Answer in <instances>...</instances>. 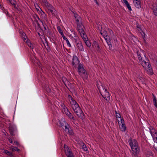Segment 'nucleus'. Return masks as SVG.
Here are the masks:
<instances>
[{"instance_id": "48", "label": "nucleus", "mask_w": 157, "mask_h": 157, "mask_svg": "<svg viewBox=\"0 0 157 157\" xmlns=\"http://www.w3.org/2000/svg\"><path fill=\"white\" fill-rule=\"evenodd\" d=\"M66 43H67V46L68 47H71V45L68 40H67L66 41Z\"/></svg>"}, {"instance_id": "35", "label": "nucleus", "mask_w": 157, "mask_h": 157, "mask_svg": "<svg viewBox=\"0 0 157 157\" xmlns=\"http://www.w3.org/2000/svg\"><path fill=\"white\" fill-rule=\"evenodd\" d=\"M33 18L34 19V21L36 23V24H37V26L39 28H40V29H41V30H42V29L41 28V27H40V26L39 24V22H38V20H37V18H35L33 16Z\"/></svg>"}, {"instance_id": "62", "label": "nucleus", "mask_w": 157, "mask_h": 157, "mask_svg": "<svg viewBox=\"0 0 157 157\" xmlns=\"http://www.w3.org/2000/svg\"><path fill=\"white\" fill-rule=\"evenodd\" d=\"M67 38L66 36H65V37H64L63 38V39L64 40H65V39H66Z\"/></svg>"}, {"instance_id": "52", "label": "nucleus", "mask_w": 157, "mask_h": 157, "mask_svg": "<svg viewBox=\"0 0 157 157\" xmlns=\"http://www.w3.org/2000/svg\"><path fill=\"white\" fill-rule=\"evenodd\" d=\"M153 103L157 102V100L156 99V98H153Z\"/></svg>"}, {"instance_id": "21", "label": "nucleus", "mask_w": 157, "mask_h": 157, "mask_svg": "<svg viewBox=\"0 0 157 157\" xmlns=\"http://www.w3.org/2000/svg\"><path fill=\"white\" fill-rule=\"evenodd\" d=\"M105 40H106L108 45H109V49H110L112 48V45L111 44V40L110 39V37H109L105 38Z\"/></svg>"}, {"instance_id": "2", "label": "nucleus", "mask_w": 157, "mask_h": 157, "mask_svg": "<svg viewBox=\"0 0 157 157\" xmlns=\"http://www.w3.org/2000/svg\"><path fill=\"white\" fill-rule=\"evenodd\" d=\"M73 13L74 16L76 21L78 31L79 32L84 30V26L82 25L81 22L82 20L81 18L76 13L74 12Z\"/></svg>"}, {"instance_id": "30", "label": "nucleus", "mask_w": 157, "mask_h": 157, "mask_svg": "<svg viewBox=\"0 0 157 157\" xmlns=\"http://www.w3.org/2000/svg\"><path fill=\"white\" fill-rule=\"evenodd\" d=\"M4 153L6 154L7 155L13 157V156L12 153L11 152L7 150H5Z\"/></svg>"}, {"instance_id": "50", "label": "nucleus", "mask_w": 157, "mask_h": 157, "mask_svg": "<svg viewBox=\"0 0 157 157\" xmlns=\"http://www.w3.org/2000/svg\"><path fill=\"white\" fill-rule=\"evenodd\" d=\"M14 143L17 146H19V143L16 141H14Z\"/></svg>"}, {"instance_id": "8", "label": "nucleus", "mask_w": 157, "mask_h": 157, "mask_svg": "<svg viewBox=\"0 0 157 157\" xmlns=\"http://www.w3.org/2000/svg\"><path fill=\"white\" fill-rule=\"evenodd\" d=\"M102 97L107 101H109L110 100V96L109 92L107 90L105 92H103L101 94Z\"/></svg>"}, {"instance_id": "29", "label": "nucleus", "mask_w": 157, "mask_h": 157, "mask_svg": "<svg viewBox=\"0 0 157 157\" xmlns=\"http://www.w3.org/2000/svg\"><path fill=\"white\" fill-rule=\"evenodd\" d=\"M28 45L30 48L31 49H33V44L30 42L29 40L27 39L25 42Z\"/></svg>"}, {"instance_id": "56", "label": "nucleus", "mask_w": 157, "mask_h": 157, "mask_svg": "<svg viewBox=\"0 0 157 157\" xmlns=\"http://www.w3.org/2000/svg\"><path fill=\"white\" fill-rule=\"evenodd\" d=\"M37 64H38V66L39 67H40V62L39 61H38V63L37 62Z\"/></svg>"}, {"instance_id": "10", "label": "nucleus", "mask_w": 157, "mask_h": 157, "mask_svg": "<svg viewBox=\"0 0 157 157\" xmlns=\"http://www.w3.org/2000/svg\"><path fill=\"white\" fill-rule=\"evenodd\" d=\"M74 34L75 36L74 37L72 36L71 37V40L74 43H75V45H76L77 44L80 43L81 41L75 32H74Z\"/></svg>"}, {"instance_id": "16", "label": "nucleus", "mask_w": 157, "mask_h": 157, "mask_svg": "<svg viewBox=\"0 0 157 157\" xmlns=\"http://www.w3.org/2000/svg\"><path fill=\"white\" fill-rule=\"evenodd\" d=\"M150 132L153 137V139L157 137V133L156 132L154 128L150 129Z\"/></svg>"}, {"instance_id": "28", "label": "nucleus", "mask_w": 157, "mask_h": 157, "mask_svg": "<svg viewBox=\"0 0 157 157\" xmlns=\"http://www.w3.org/2000/svg\"><path fill=\"white\" fill-rule=\"evenodd\" d=\"M153 10L154 14L157 16V5H154L153 7Z\"/></svg>"}, {"instance_id": "18", "label": "nucleus", "mask_w": 157, "mask_h": 157, "mask_svg": "<svg viewBox=\"0 0 157 157\" xmlns=\"http://www.w3.org/2000/svg\"><path fill=\"white\" fill-rule=\"evenodd\" d=\"M98 88L99 90L100 93L101 94L103 92H105L107 90L105 87L102 85L98 86Z\"/></svg>"}, {"instance_id": "24", "label": "nucleus", "mask_w": 157, "mask_h": 157, "mask_svg": "<svg viewBox=\"0 0 157 157\" xmlns=\"http://www.w3.org/2000/svg\"><path fill=\"white\" fill-rule=\"evenodd\" d=\"M45 33L46 36L48 37H50L52 36V33L50 29L48 28L44 31Z\"/></svg>"}, {"instance_id": "59", "label": "nucleus", "mask_w": 157, "mask_h": 157, "mask_svg": "<svg viewBox=\"0 0 157 157\" xmlns=\"http://www.w3.org/2000/svg\"><path fill=\"white\" fill-rule=\"evenodd\" d=\"M117 122H118V124H119V125L120 126V123H119L120 122V121H119V120H118V119H117Z\"/></svg>"}, {"instance_id": "4", "label": "nucleus", "mask_w": 157, "mask_h": 157, "mask_svg": "<svg viewBox=\"0 0 157 157\" xmlns=\"http://www.w3.org/2000/svg\"><path fill=\"white\" fill-rule=\"evenodd\" d=\"M72 108L77 115L81 119H83L84 114L79 105H77L75 107Z\"/></svg>"}, {"instance_id": "22", "label": "nucleus", "mask_w": 157, "mask_h": 157, "mask_svg": "<svg viewBox=\"0 0 157 157\" xmlns=\"http://www.w3.org/2000/svg\"><path fill=\"white\" fill-rule=\"evenodd\" d=\"M62 81L64 83V85L67 87V85L69 86V84H70V82H68V81L67 79L66 78H65V77H62Z\"/></svg>"}, {"instance_id": "54", "label": "nucleus", "mask_w": 157, "mask_h": 157, "mask_svg": "<svg viewBox=\"0 0 157 157\" xmlns=\"http://www.w3.org/2000/svg\"><path fill=\"white\" fill-rule=\"evenodd\" d=\"M155 106L157 108V102L153 103Z\"/></svg>"}, {"instance_id": "33", "label": "nucleus", "mask_w": 157, "mask_h": 157, "mask_svg": "<svg viewBox=\"0 0 157 157\" xmlns=\"http://www.w3.org/2000/svg\"><path fill=\"white\" fill-rule=\"evenodd\" d=\"M147 59L146 57L144 56L142 58H141L140 60H139L140 63L141 64V63H143L145 60H146V59Z\"/></svg>"}, {"instance_id": "17", "label": "nucleus", "mask_w": 157, "mask_h": 157, "mask_svg": "<svg viewBox=\"0 0 157 157\" xmlns=\"http://www.w3.org/2000/svg\"><path fill=\"white\" fill-rule=\"evenodd\" d=\"M133 1L135 6L136 8L139 9L141 7L140 0H133Z\"/></svg>"}, {"instance_id": "36", "label": "nucleus", "mask_w": 157, "mask_h": 157, "mask_svg": "<svg viewBox=\"0 0 157 157\" xmlns=\"http://www.w3.org/2000/svg\"><path fill=\"white\" fill-rule=\"evenodd\" d=\"M82 149L85 151H87L88 150L87 148L84 143H83L82 144Z\"/></svg>"}, {"instance_id": "31", "label": "nucleus", "mask_w": 157, "mask_h": 157, "mask_svg": "<svg viewBox=\"0 0 157 157\" xmlns=\"http://www.w3.org/2000/svg\"><path fill=\"white\" fill-rule=\"evenodd\" d=\"M41 15L42 18L44 19H46V15L45 13L43 12L41 10Z\"/></svg>"}, {"instance_id": "14", "label": "nucleus", "mask_w": 157, "mask_h": 157, "mask_svg": "<svg viewBox=\"0 0 157 157\" xmlns=\"http://www.w3.org/2000/svg\"><path fill=\"white\" fill-rule=\"evenodd\" d=\"M141 64L144 68L146 69L147 67V66L150 64V63L149 60L147 59L146 60H145L143 63H141Z\"/></svg>"}, {"instance_id": "27", "label": "nucleus", "mask_w": 157, "mask_h": 157, "mask_svg": "<svg viewBox=\"0 0 157 157\" xmlns=\"http://www.w3.org/2000/svg\"><path fill=\"white\" fill-rule=\"evenodd\" d=\"M43 88L47 92L49 93L51 92V90L49 88L48 86L46 84H45L43 87Z\"/></svg>"}, {"instance_id": "47", "label": "nucleus", "mask_w": 157, "mask_h": 157, "mask_svg": "<svg viewBox=\"0 0 157 157\" xmlns=\"http://www.w3.org/2000/svg\"><path fill=\"white\" fill-rule=\"evenodd\" d=\"M8 140L9 141V142L10 143H13V140H12L13 139H14V137H13L12 138H8Z\"/></svg>"}, {"instance_id": "26", "label": "nucleus", "mask_w": 157, "mask_h": 157, "mask_svg": "<svg viewBox=\"0 0 157 157\" xmlns=\"http://www.w3.org/2000/svg\"><path fill=\"white\" fill-rule=\"evenodd\" d=\"M100 33L103 36L105 39V38L109 37L108 36L107 32L106 31H103V32L101 31V32Z\"/></svg>"}, {"instance_id": "5", "label": "nucleus", "mask_w": 157, "mask_h": 157, "mask_svg": "<svg viewBox=\"0 0 157 157\" xmlns=\"http://www.w3.org/2000/svg\"><path fill=\"white\" fill-rule=\"evenodd\" d=\"M79 32L80 33L81 36L83 39L85 43L86 44V45L87 47H90L91 46V44L90 41L88 40V38L84 31V30H83Z\"/></svg>"}, {"instance_id": "39", "label": "nucleus", "mask_w": 157, "mask_h": 157, "mask_svg": "<svg viewBox=\"0 0 157 157\" xmlns=\"http://www.w3.org/2000/svg\"><path fill=\"white\" fill-rule=\"evenodd\" d=\"M57 29L59 32L60 34H63V32L61 29L60 27L59 26H58L57 27Z\"/></svg>"}, {"instance_id": "41", "label": "nucleus", "mask_w": 157, "mask_h": 157, "mask_svg": "<svg viewBox=\"0 0 157 157\" xmlns=\"http://www.w3.org/2000/svg\"><path fill=\"white\" fill-rule=\"evenodd\" d=\"M8 0L9 1V2H10V3L12 5H15V4L16 3V2L14 0Z\"/></svg>"}, {"instance_id": "3", "label": "nucleus", "mask_w": 157, "mask_h": 157, "mask_svg": "<svg viewBox=\"0 0 157 157\" xmlns=\"http://www.w3.org/2000/svg\"><path fill=\"white\" fill-rule=\"evenodd\" d=\"M78 71L79 75L83 78L86 79L88 77L87 74L86 70L83 67V65L80 63L78 67Z\"/></svg>"}, {"instance_id": "44", "label": "nucleus", "mask_w": 157, "mask_h": 157, "mask_svg": "<svg viewBox=\"0 0 157 157\" xmlns=\"http://www.w3.org/2000/svg\"><path fill=\"white\" fill-rule=\"evenodd\" d=\"M126 5L127 8H128V9L129 10H130V11L132 10L131 8V6H130L129 3L128 4H127V5Z\"/></svg>"}, {"instance_id": "43", "label": "nucleus", "mask_w": 157, "mask_h": 157, "mask_svg": "<svg viewBox=\"0 0 157 157\" xmlns=\"http://www.w3.org/2000/svg\"><path fill=\"white\" fill-rule=\"evenodd\" d=\"M137 29L139 31H141V28L140 26H139L138 23H136Z\"/></svg>"}, {"instance_id": "20", "label": "nucleus", "mask_w": 157, "mask_h": 157, "mask_svg": "<svg viewBox=\"0 0 157 157\" xmlns=\"http://www.w3.org/2000/svg\"><path fill=\"white\" fill-rule=\"evenodd\" d=\"M60 125L62 128L63 129L65 127H67V125L68 124L66 122L63 120H61L60 121Z\"/></svg>"}, {"instance_id": "32", "label": "nucleus", "mask_w": 157, "mask_h": 157, "mask_svg": "<svg viewBox=\"0 0 157 157\" xmlns=\"http://www.w3.org/2000/svg\"><path fill=\"white\" fill-rule=\"evenodd\" d=\"M136 53L137 54V57H138L139 60H140V59H141V58H142V57H143V56H141V53L139 51H136Z\"/></svg>"}, {"instance_id": "34", "label": "nucleus", "mask_w": 157, "mask_h": 157, "mask_svg": "<svg viewBox=\"0 0 157 157\" xmlns=\"http://www.w3.org/2000/svg\"><path fill=\"white\" fill-rule=\"evenodd\" d=\"M45 6L48 9V11H49L53 7L52 5L50 4L49 3H48V5H46Z\"/></svg>"}, {"instance_id": "51", "label": "nucleus", "mask_w": 157, "mask_h": 157, "mask_svg": "<svg viewBox=\"0 0 157 157\" xmlns=\"http://www.w3.org/2000/svg\"><path fill=\"white\" fill-rule=\"evenodd\" d=\"M95 43H96V45H95V46H96L98 48V49L100 48V47H99V45L97 43H96V42H95Z\"/></svg>"}, {"instance_id": "38", "label": "nucleus", "mask_w": 157, "mask_h": 157, "mask_svg": "<svg viewBox=\"0 0 157 157\" xmlns=\"http://www.w3.org/2000/svg\"><path fill=\"white\" fill-rule=\"evenodd\" d=\"M41 22L42 23L43 26V28L44 29V31L46 30L48 28V27L47 25L45 24L42 21H41Z\"/></svg>"}, {"instance_id": "60", "label": "nucleus", "mask_w": 157, "mask_h": 157, "mask_svg": "<svg viewBox=\"0 0 157 157\" xmlns=\"http://www.w3.org/2000/svg\"><path fill=\"white\" fill-rule=\"evenodd\" d=\"M94 1H95V2H96V3L97 4H98V3L97 1V0H94Z\"/></svg>"}, {"instance_id": "63", "label": "nucleus", "mask_w": 157, "mask_h": 157, "mask_svg": "<svg viewBox=\"0 0 157 157\" xmlns=\"http://www.w3.org/2000/svg\"><path fill=\"white\" fill-rule=\"evenodd\" d=\"M155 65L156 66H157V60H156L155 62Z\"/></svg>"}, {"instance_id": "23", "label": "nucleus", "mask_w": 157, "mask_h": 157, "mask_svg": "<svg viewBox=\"0 0 157 157\" xmlns=\"http://www.w3.org/2000/svg\"><path fill=\"white\" fill-rule=\"evenodd\" d=\"M65 113L67 115L68 117L70 119H73L74 121L75 120V118L74 117L72 114L70 112L68 111L67 110V111Z\"/></svg>"}, {"instance_id": "61", "label": "nucleus", "mask_w": 157, "mask_h": 157, "mask_svg": "<svg viewBox=\"0 0 157 157\" xmlns=\"http://www.w3.org/2000/svg\"><path fill=\"white\" fill-rule=\"evenodd\" d=\"M67 38L66 36H65V37H64L63 38V39L64 40H65V39H66Z\"/></svg>"}, {"instance_id": "19", "label": "nucleus", "mask_w": 157, "mask_h": 157, "mask_svg": "<svg viewBox=\"0 0 157 157\" xmlns=\"http://www.w3.org/2000/svg\"><path fill=\"white\" fill-rule=\"evenodd\" d=\"M76 46L80 51H84L83 47L81 41L80 42V43L77 44Z\"/></svg>"}, {"instance_id": "58", "label": "nucleus", "mask_w": 157, "mask_h": 157, "mask_svg": "<svg viewBox=\"0 0 157 157\" xmlns=\"http://www.w3.org/2000/svg\"><path fill=\"white\" fill-rule=\"evenodd\" d=\"M152 95L153 96V98H156V97H155V95L153 94H152Z\"/></svg>"}, {"instance_id": "11", "label": "nucleus", "mask_w": 157, "mask_h": 157, "mask_svg": "<svg viewBox=\"0 0 157 157\" xmlns=\"http://www.w3.org/2000/svg\"><path fill=\"white\" fill-rule=\"evenodd\" d=\"M64 131L69 135H73V133L71 127H70L68 124L67 125V127H65L63 129Z\"/></svg>"}, {"instance_id": "57", "label": "nucleus", "mask_w": 157, "mask_h": 157, "mask_svg": "<svg viewBox=\"0 0 157 157\" xmlns=\"http://www.w3.org/2000/svg\"><path fill=\"white\" fill-rule=\"evenodd\" d=\"M61 36H62L63 37V38L64 37H65V36L64 35V34H63H63H61Z\"/></svg>"}, {"instance_id": "64", "label": "nucleus", "mask_w": 157, "mask_h": 157, "mask_svg": "<svg viewBox=\"0 0 157 157\" xmlns=\"http://www.w3.org/2000/svg\"><path fill=\"white\" fill-rule=\"evenodd\" d=\"M147 157H153V156L152 155H150L148 157L147 156Z\"/></svg>"}, {"instance_id": "55", "label": "nucleus", "mask_w": 157, "mask_h": 157, "mask_svg": "<svg viewBox=\"0 0 157 157\" xmlns=\"http://www.w3.org/2000/svg\"><path fill=\"white\" fill-rule=\"evenodd\" d=\"M14 6V7L15 9H17V8L16 6V3L15 4V5H13Z\"/></svg>"}, {"instance_id": "49", "label": "nucleus", "mask_w": 157, "mask_h": 157, "mask_svg": "<svg viewBox=\"0 0 157 157\" xmlns=\"http://www.w3.org/2000/svg\"><path fill=\"white\" fill-rule=\"evenodd\" d=\"M123 2L124 3L125 5H127L128 3V2L126 0H123Z\"/></svg>"}, {"instance_id": "9", "label": "nucleus", "mask_w": 157, "mask_h": 157, "mask_svg": "<svg viewBox=\"0 0 157 157\" xmlns=\"http://www.w3.org/2000/svg\"><path fill=\"white\" fill-rule=\"evenodd\" d=\"M78 59L77 56H73L72 59V65L75 67H76L77 65L80 63Z\"/></svg>"}, {"instance_id": "13", "label": "nucleus", "mask_w": 157, "mask_h": 157, "mask_svg": "<svg viewBox=\"0 0 157 157\" xmlns=\"http://www.w3.org/2000/svg\"><path fill=\"white\" fill-rule=\"evenodd\" d=\"M69 98L70 99L71 98L70 102L72 108L75 107L77 105H78L76 101H75L71 96L69 95Z\"/></svg>"}, {"instance_id": "7", "label": "nucleus", "mask_w": 157, "mask_h": 157, "mask_svg": "<svg viewBox=\"0 0 157 157\" xmlns=\"http://www.w3.org/2000/svg\"><path fill=\"white\" fill-rule=\"evenodd\" d=\"M65 152L67 157H74V155L71 151L69 149L68 147H64Z\"/></svg>"}, {"instance_id": "40", "label": "nucleus", "mask_w": 157, "mask_h": 157, "mask_svg": "<svg viewBox=\"0 0 157 157\" xmlns=\"http://www.w3.org/2000/svg\"><path fill=\"white\" fill-rule=\"evenodd\" d=\"M52 14L55 15V13L56 12V10L54 8V7H53L49 11Z\"/></svg>"}, {"instance_id": "46", "label": "nucleus", "mask_w": 157, "mask_h": 157, "mask_svg": "<svg viewBox=\"0 0 157 157\" xmlns=\"http://www.w3.org/2000/svg\"><path fill=\"white\" fill-rule=\"evenodd\" d=\"M33 17L35 18H37V19H38L40 21H42L39 18V17L38 16V15L36 14H35L33 15Z\"/></svg>"}, {"instance_id": "12", "label": "nucleus", "mask_w": 157, "mask_h": 157, "mask_svg": "<svg viewBox=\"0 0 157 157\" xmlns=\"http://www.w3.org/2000/svg\"><path fill=\"white\" fill-rule=\"evenodd\" d=\"M121 127H120L121 130L122 132H125L126 130V127L124 124V121L123 118H121Z\"/></svg>"}, {"instance_id": "42", "label": "nucleus", "mask_w": 157, "mask_h": 157, "mask_svg": "<svg viewBox=\"0 0 157 157\" xmlns=\"http://www.w3.org/2000/svg\"><path fill=\"white\" fill-rule=\"evenodd\" d=\"M116 114V117L117 118H120V119L121 120V118H123V117H121V115L119 113H117L116 111H115Z\"/></svg>"}, {"instance_id": "1", "label": "nucleus", "mask_w": 157, "mask_h": 157, "mask_svg": "<svg viewBox=\"0 0 157 157\" xmlns=\"http://www.w3.org/2000/svg\"><path fill=\"white\" fill-rule=\"evenodd\" d=\"M128 142L132 149V157H138L140 149L137 141L135 139L132 140L130 139L128 140Z\"/></svg>"}, {"instance_id": "53", "label": "nucleus", "mask_w": 157, "mask_h": 157, "mask_svg": "<svg viewBox=\"0 0 157 157\" xmlns=\"http://www.w3.org/2000/svg\"><path fill=\"white\" fill-rule=\"evenodd\" d=\"M154 140L155 142L156 143H157V137H156V138H155L153 139Z\"/></svg>"}, {"instance_id": "45", "label": "nucleus", "mask_w": 157, "mask_h": 157, "mask_svg": "<svg viewBox=\"0 0 157 157\" xmlns=\"http://www.w3.org/2000/svg\"><path fill=\"white\" fill-rule=\"evenodd\" d=\"M42 2L45 6L49 3L46 0H42Z\"/></svg>"}, {"instance_id": "37", "label": "nucleus", "mask_w": 157, "mask_h": 157, "mask_svg": "<svg viewBox=\"0 0 157 157\" xmlns=\"http://www.w3.org/2000/svg\"><path fill=\"white\" fill-rule=\"evenodd\" d=\"M11 149L13 151H18L20 150L17 147H11Z\"/></svg>"}, {"instance_id": "6", "label": "nucleus", "mask_w": 157, "mask_h": 157, "mask_svg": "<svg viewBox=\"0 0 157 157\" xmlns=\"http://www.w3.org/2000/svg\"><path fill=\"white\" fill-rule=\"evenodd\" d=\"M9 131L11 136H13L15 135L16 132L17 131L16 127L12 125H10L9 126Z\"/></svg>"}, {"instance_id": "15", "label": "nucleus", "mask_w": 157, "mask_h": 157, "mask_svg": "<svg viewBox=\"0 0 157 157\" xmlns=\"http://www.w3.org/2000/svg\"><path fill=\"white\" fill-rule=\"evenodd\" d=\"M145 69H146L148 74L151 75H152L153 74L152 69L150 64L147 66V67Z\"/></svg>"}, {"instance_id": "25", "label": "nucleus", "mask_w": 157, "mask_h": 157, "mask_svg": "<svg viewBox=\"0 0 157 157\" xmlns=\"http://www.w3.org/2000/svg\"><path fill=\"white\" fill-rule=\"evenodd\" d=\"M20 33L21 34V36L23 40L25 41H26V40L27 39V37L26 35L23 32H20Z\"/></svg>"}]
</instances>
